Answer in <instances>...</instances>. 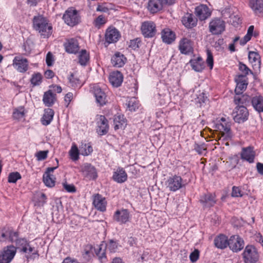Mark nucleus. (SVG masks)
Masks as SVG:
<instances>
[{
    "instance_id": "864d4df0",
    "label": "nucleus",
    "mask_w": 263,
    "mask_h": 263,
    "mask_svg": "<svg viewBox=\"0 0 263 263\" xmlns=\"http://www.w3.org/2000/svg\"><path fill=\"white\" fill-rule=\"evenodd\" d=\"M127 107L130 110L135 111L138 108V103L135 98H132L128 102Z\"/></svg>"
},
{
    "instance_id": "20e7f679",
    "label": "nucleus",
    "mask_w": 263,
    "mask_h": 263,
    "mask_svg": "<svg viewBox=\"0 0 263 263\" xmlns=\"http://www.w3.org/2000/svg\"><path fill=\"white\" fill-rule=\"evenodd\" d=\"M248 110L243 105H240L235 107L232 113L234 120L238 123L246 121L248 119Z\"/></svg>"
},
{
    "instance_id": "8fccbe9b",
    "label": "nucleus",
    "mask_w": 263,
    "mask_h": 263,
    "mask_svg": "<svg viewBox=\"0 0 263 263\" xmlns=\"http://www.w3.org/2000/svg\"><path fill=\"white\" fill-rule=\"evenodd\" d=\"M106 22V20L104 16L102 15H100L94 20L93 24L96 27L100 28L102 25L105 24Z\"/></svg>"
},
{
    "instance_id": "423d86ee",
    "label": "nucleus",
    "mask_w": 263,
    "mask_h": 263,
    "mask_svg": "<svg viewBox=\"0 0 263 263\" xmlns=\"http://www.w3.org/2000/svg\"><path fill=\"white\" fill-rule=\"evenodd\" d=\"M0 236L2 240L9 239L10 241L15 242L16 247L17 241L22 239L18 238L17 232L13 231L11 228L8 227L0 229Z\"/></svg>"
},
{
    "instance_id": "dca6fc26",
    "label": "nucleus",
    "mask_w": 263,
    "mask_h": 263,
    "mask_svg": "<svg viewBox=\"0 0 263 263\" xmlns=\"http://www.w3.org/2000/svg\"><path fill=\"white\" fill-rule=\"evenodd\" d=\"M129 213L127 209L117 210L114 215V219L120 224L125 223L129 221Z\"/></svg>"
},
{
    "instance_id": "0eeeda50",
    "label": "nucleus",
    "mask_w": 263,
    "mask_h": 263,
    "mask_svg": "<svg viewBox=\"0 0 263 263\" xmlns=\"http://www.w3.org/2000/svg\"><path fill=\"white\" fill-rule=\"evenodd\" d=\"M166 185L170 191L175 192L183 187L184 184L180 176L174 175L167 180Z\"/></svg>"
},
{
    "instance_id": "de8ad7c7",
    "label": "nucleus",
    "mask_w": 263,
    "mask_h": 263,
    "mask_svg": "<svg viewBox=\"0 0 263 263\" xmlns=\"http://www.w3.org/2000/svg\"><path fill=\"white\" fill-rule=\"evenodd\" d=\"M20 179H21V174L18 172H15L9 174L8 181L9 183H16Z\"/></svg>"
},
{
    "instance_id": "6ab92c4d",
    "label": "nucleus",
    "mask_w": 263,
    "mask_h": 263,
    "mask_svg": "<svg viewBox=\"0 0 263 263\" xmlns=\"http://www.w3.org/2000/svg\"><path fill=\"white\" fill-rule=\"evenodd\" d=\"M64 47L66 51L70 53H76L79 50L78 42L73 38L68 40L64 44Z\"/></svg>"
},
{
    "instance_id": "603ef678",
    "label": "nucleus",
    "mask_w": 263,
    "mask_h": 263,
    "mask_svg": "<svg viewBox=\"0 0 263 263\" xmlns=\"http://www.w3.org/2000/svg\"><path fill=\"white\" fill-rule=\"evenodd\" d=\"M228 21L234 27H237L241 23L240 17L238 15L234 14H232L230 16Z\"/></svg>"
},
{
    "instance_id": "37998d69",
    "label": "nucleus",
    "mask_w": 263,
    "mask_h": 263,
    "mask_svg": "<svg viewBox=\"0 0 263 263\" xmlns=\"http://www.w3.org/2000/svg\"><path fill=\"white\" fill-rule=\"evenodd\" d=\"M92 151V147L89 144H82L80 147V153L83 156L89 155Z\"/></svg>"
},
{
    "instance_id": "393cba45",
    "label": "nucleus",
    "mask_w": 263,
    "mask_h": 263,
    "mask_svg": "<svg viewBox=\"0 0 263 263\" xmlns=\"http://www.w3.org/2000/svg\"><path fill=\"white\" fill-rule=\"evenodd\" d=\"M251 97L247 95L236 93L234 98V101L237 106L240 105H247L251 101Z\"/></svg>"
},
{
    "instance_id": "6e6d98bb",
    "label": "nucleus",
    "mask_w": 263,
    "mask_h": 263,
    "mask_svg": "<svg viewBox=\"0 0 263 263\" xmlns=\"http://www.w3.org/2000/svg\"><path fill=\"white\" fill-rule=\"evenodd\" d=\"M206 63L210 67V69H212L213 67V57L212 52L209 50H207V59Z\"/></svg>"
},
{
    "instance_id": "3c124183",
    "label": "nucleus",
    "mask_w": 263,
    "mask_h": 263,
    "mask_svg": "<svg viewBox=\"0 0 263 263\" xmlns=\"http://www.w3.org/2000/svg\"><path fill=\"white\" fill-rule=\"evenodd\" d=\"M69 82L73 87H80V81L78 78L74 77V74L71 73L68 77Z\"/></svg>"
},
{
    "instance_id": "6e6552de",
    "label": "nucleus",
    "mask_w": 263,
    "mask_h": 263,
    "mask_svg": "<svg viewBox=\"0 0 263 263\" xmlns=\"http://www.w3.org/2000/svg\"><path fill=\"white\" fill-rule=\"evenodd\" d=\"M15 254L16 248L14 246H7L0 253V263H10Z\"/></svg>"
},
{
    "instance_id": "0e129e2a",
    "label": "nucleus",
    "mask_w": 263,
    "mask_h": 263,
    "mask_svg": "<svg viewBox=\"0 0 263 263\" xmlns=\"http://www.w3.org/2000/svg\"><path fill=\"white\" fill-rule=\"evenodd\" d=\"M195 149L198 154H202L206 149L203 145L196 144L195 146Z\"/></svg>"
},
{
    "instance_id": "a18cd8bd",
    "label": "nucleus",
    "mask_w": 263,
    "mask_h": 263,
    "mask_svg": "<svg viewBox=\"0 0 263 263\" xmlns=\"http://www.w3.org/2000/svg\"><path fill=\"white\" fill-rule=\"evenodd\" d=\"M69 153L72 160L76 161L78 160L79 150L76 145L74 144L72 146Z\"/></svg>"
},
{
    "instance_id": "f03ea898",
    "label": "nucleus",
    "mask_w": 263,
    "mask_h": 263,
    "mask_svg": "<svg viewBox=\"0 0 263 263\" xmlns=\"http://www.w3.org/2000/svg\"><path fill=\"white\" fill-rule=\"evenodd\" d=\"M16 249H18L20 252L27 254L28 257V255H37L39 256L38 251L35 249L34 247H32L29 242L25 239H21L17 242V246L15 247Z\"/></svg>"
},
{
    "instance_id": "79ce46f5",
    "label": "nucleus",
    "mask_w": 263,
    "mask_h": 263,
    "mask_svg": "<svg viewBox=\"0 0 263 263\" xmlns=\"http://www.w3.org/2000/svg\"><path fill=\"white\" fill-rule=\"evenodd\" d=\"M43 179L44 183L47 186L51 187L54 186L55 178L53 175L44 174Z\"/></svg>"
},
{
    "instance_id": "cd10ccee",
    "label": "nucleus",
    "mask_w": 263,
    "mask_h": 263,
    "mask_svg": "<svg viewBox=\"0 0 263 263\" xmlns=\"http://www.w3.org/2000/svg\"><path fill=\"white\" fill-rule=\"evenodd\" d=\"M251 104L254 109L258 112H263V97L261 96H256L251 98Z\"/></svg>"
},
{
    "instance_id": "4c0bfd02",
    "label": "nucleus",
    "mask_w": 263,
    "mask_h": 263,
    "mask_svg": "<svg viewBox=\"0 0 263 263\" xmlns=\"http://www.w3.org/2000/svg\"><path fill=\"white\" fill-rule=\"evenodd\" d=\"M182 22L186 27L191 28L196 25L197 20L192 14L187 13L183 17Z\"/></svg>"
},
{
    "instance_id": "bf43d9fd",
    "label": "nucleus",
    "mask_w": 263,
    "mask_h": 263,
    "mask_svg": "<svg viewBox=\"0 0 263 263\" xmlns=\"http://www.w3.org/2000/svg\"><path fill=\"white\" fill-rule=\"evenodd\" d=\"M199 252L198 250H195L193 252H192L190 255V258L192 262L196 261L199 258Z\"/></svg>"
},
{
    "instance_id": "680f3d73",
    "label": "nucleus",
    "mask_w": 263,
    "mask_h": 263,
    "mask_svg": "<svg viewBox=\"0 0 263 263\" xmlns=\"http://www.w3.org/2000/svg\"><path fill=\"white\" fill-rule=\"evenodd\" d=\"M63 186L68 192L74 193L76 191V187L73 184H68L64 183H63Z\"/></svg>"
},
{
    "instance_id": "f704fd0d",
    "label": "nucleus",
    "mask_w": 263,
    "mask_h": 263,
    "mask_svg": "<svg viewBox=\"0 0 263 263\" xmlns=\"http://www.w3.org/2000/svg\"><path fill=\"white\" fill-rule=\"evenodd\" d=\"M162 41L167 43H172L175 39V34L173 31L168 28L164 29L161 33Z\"/></svg>"
},
{
    "instance_id": "412c9836",
    "label": "nucleus",
    "mask_w": 263,
    "mask_h": 263,
    "mask_svg": "<svg viewBox=\"0 0 263 263\" xmlns=\"http://www.w3.org/2000/svg\"><path fill=\"white\" fill-rule=\"evenodd\" d=\"M255 158V152L253 151V147L249 146L246 148H243L241 153V158L245 160L249 163L254 162Z\"/></svg>"
},
{
    "instance_id": "338daca9",
    "label": "nucleus",
    "mask_w": 263,
    "mask_h": 263,
    "mask_svg": "<svg viewBox=\"0 0 263 263\" xmlns=\"http://www.w3.org/2000/svg\"><path fill=\"white\" fill-rule=\"evenodd\" d=\"M256 168L258 173L263 175V163L258 162L256 165Z\"/></svg>"
},
{
    "instance_id": "72a5a7b5",
    "label": "nucleus",
    "mask_w": 263,
    "mask_h": 263,
    "mask_svg": "<svg viewBox=\"0 0 263 263\" xmlns=\"http://www.w3.org/2000/svg\"><path fill=\"white\" fill-rule=\"evenodd\" d=\"M84 174L89 178L95 179L97 177L96 168L90 164L86 163L82 167Z\"/></svg>"
},
{
    "instance_id": "a878e982",
    "label": "nucleus",
    "mask_w": 263,
    "mask_h": 263,
    "mask_svg": "<svg viewBox=\"0 0 263 263\" xmlns=\"http://www.w3.org/2000/svg\"><path fill=\"white\" fill-rule=\"evenodd\" d=\"M179 48L181 53L188 54L192 51L191 41L186 38L182 39L179 43Z\"/></svg>"
},
{
    "instance_id": "ea45409f",
    "label": "nucleus",
    "mask_w": 263,
    "mask_h": 263,
    "mask_svg": "<svg viewBox=\"0 0 263 263\" xmlns=\"http://www.w3.org/2000/svg\"><path fill=\"white\" fill-rule=\"evenodd\" d=\"M190 63L193 69L196 71L201 72L204 68V62L200 57H198L195 60H191Z\"/></svg>"
},
{
    "instance_id": "aec40b11",
    "label": "nucleus",
    "mask_w": 263,
    "mask_h": 263,
    "mask_svg": "<svg viewBox=\"0 0 263 263\" xmlns=\"http://www.w3.org/2000/svg\"><path fill=\"white\" fill-rule=\"evenodd\" d=\"M122 74L118 71H114L110 74L109 80L111 84L116 87L120 86L123 82Z\"/></svg>"
},
{
    "instance_id": "9b49d317",
    "label": "nucleus",
    "mask_w": 263,
    "mask_h": 263,
    "mask_svg": "<svg viewBox=\"0 0 263 263\" xmlns=\"http://www.w3.org/2000/svg\"><path fill=\"white\" fill-rule=\"evenodd\" d=\"M63 18L69 26H73L79 22V17L76 10L68 9L63 15Z\"/></svg>"
},
{
    "instance_id": "a19ab883",
    "label": "nucleus",
    "mask_w": 263,
    "mask_h": 263,
    "mask_svg": "<svg viewBox=\"0 0 263 263\" xmlns=\"http://www.w3.org/2000/svg\"><path fill=\"white\" fill-rule=\"evenodd\" d=\"M114 123L115 124L114 128L115 130H117L125 127L126 120L123 115H115L114 118Z\"/></svg>"
},
{
    "instance_id": "c756f323",
    "label": "nucleus",
    "mask_w": 263,
    "mask_h": 263,
    "mask_svg": "<svg viewBox=\"0 0 263 263\" xmlns=\"http://www.w3.org/2000/svg\"><path fill=\"white\" fill-rule=\"evenodd\" d=\"M93 204L95 207L100 211L104 212L106 210V202L105 199L99 194L95 196Z\"/></svg>"
},
{
    "instance_id": "2eb2a0df",
    "label": "nucleus",
    "mask_w": 263,
    "mask_h": 263,
    "mask_svg": "<svg viewBox=\"0 0 263 263\" xmlns=\"http://www.w3.org/2000/svg\"><path fill=\"white\" fill-rule=\"evenodd\" d=\"M105 41L108 44L117 42L120 37L119 31L115 28H108L105 33Z\"/></svg>"
},
{
    "instance_id": "4d7b16f0",
    "label": "nucleus",
    "mask_w": 263,
    "mask_h": 263,
    "mask_svg": "<svg viewBox=\"0 0 263 263\" xmlns=\"http://www.w3.org/2000/svg\"><path fill=\"white\" fill-rule=\"evenodd\" d=\"M231 195L232 197H242L243 196V194L241 193V191L239 187L233 186L232 187Z\"/></svg>"
},
{
    "instance_id": "7ed1b4c3",
    "label": "nucleus",
    "mask_w": 263,
    "mask_h": 263,
    "mask_svg": "<svg viewBox=\"0 0 263 263\" xmlns=\"http://www.w3.org/2000/svg\"><path fill=\"white\" fill-rule=\"evenodd\" d=\"M242 255L245 263H255L258 259V252L253 246H246Z\"/></svg>"
},
{
    "instance_id": "f3484780",
    "label": "nucleus",
    "mask_w": 263,
    "mask_h": 263,
    "mask_svg": "<svg viewBox=\"0 0 263 263\" xmlns=\"http://www.w3.org/2000/svg\"><path fill=\"white\" fill-rule=\"evenodd\" d=\"M93 93L96 97V101L100 106H103L107 102L106 95L105 93L98 86L93 87Z\"/></svg>"
},
{
    "instance_id": "09e8293b",
    "label": "nucleus",
    "mask_w": 263,
    "mask_h": 263,
    "mask_svg": "<svg viewBox=\"0 0 263 263\" xmlns=\"http://www.w3.org/2000/svg\"><path fill=\"white\" fill-rule=\"evenodd\" d=\"M25 115V109L23 107H20L14 109L13 113V117L16 119L22 118Z\"/></svg>"
},
{
    "instance_id": "5701e85b",
    "label": "nucleus",
    "mask_w": 263,
    "mask_h": 263,
    "mask_svg": "<svg viewBox=\"0 0 263 263\" xmlns=\"http://www.w3.org/2000/svg\"><path fill=\"white\" fill-rule=\"evenodd\" d=\"M250 62L254 69H259L260 67V57L257 52L250 51L248 54Z\"/></svg>"
},
{
    "instance_id": "69168bd1",
    "label": "nucleus",
    "mask_w": 263,
    "mask_h": 263,
    "mask_svg": "<svg viewBox=\"0 0 263 263\" xmlns=\"http://www.w3.org/2000/svg\"><path fill=\"white\" fill-rule=\"evenodd\" d=\"M73 97V94L71 92H68L65 96V101L67 103V106L68 105L71 101Z\"/></svg>"
},
{
    "instance_id": "e433bc0d",
    "label": "nucleus",
    "mask_w": 263,
    "mask_h": 263,
    "mask_svg": "<svg viewBox=\"0 0 263 263\" xmlns=\"http://www.w3.org/2000/svg\"><path fill=\"white\" fill-rule=\"evenodd\" d=\"M200 201L204 206L210 207L214 205L216 201L211 194H204L201 196Z\"/></svg>"
},
{
    "instance_id": "9d476101",
    "label": "nucleus",
    "mask_w": 263,
    "mask_h": 263,
    "mask_svg": "<svg viewBox=\"0 0 263 263\" xmlns=\"http://www.w3.org/2000/svg\"><path fill=\"white\" fill-rule=\"evenodd\" d=\"M228 246L234 252L241 250L244 247V241L238 235L231 236L229 239Z\"/></svg>"
},
{
    "instance_id": "f257e3e1",
    "label": "nucleus",
    "mask_w": 263,
    "mask_h": 263,
    "mask_svg": "<svg viewBox=\"0 0 263 263\" xmlns=\"http://www.w3.org/2000/svg\"><path fill=\"white\" fill-rule=\"evenodd\" d=\"M33 27L44 37L51 34L52 27L49 25L46 19L41 15L34 16L33 20Z\"/></svg>"
},
{
    "instance_id": "5fc2aeb1",
    "label": "nucleus",
    "mask_w": 263,
    "mask_h": 263,
    "mask_svg": "<svg viewBox=\"0 0 263 263\" xmlns=\"http://www.w3.org/2000/svg\"><path fill=\"white\" fill-rule=\"evenodd\" d=\"M48 153V151H41L35 154V156L38 161H42L47 158Z\"/></svg>"
},
{
    "instance_id": "a211bd4d",
    "label": "nucleus",
    "mask_w": 263,
    "mask_h": 263,
    "mask_svg": "<svg viewBox=\"0 0 263 263\" xmlns=\"http://www.w3.org/2000/svg\"><path fill=\"white\" fill-rule=\"evenodd\" d=\"M195 14L201 21L205 20L211 15L209 8L204 5L197 6L195 8Z\"/></svg>"
},
{
    "instance_id": "c03bdc74",
    "label": "nucleus",
    "mask_w": 263,
    "mask_h": 263,
    "mask_svg": "<svg viewBox=\"0 0 263 263\" xmlns=\"http://www.w3.org/2000/svg\"><path fill=\"white\" fill-rule=\"evenodd\" d=\"M89 54L87 52L86 50H82L79 54V63L81 65L85 66L89 61Z\"/></svg>"
},
{
    "instance_id": "c9c22d12",
    "label": "nucleus",
    "mask_w": 263,
    "mask_h": 263,
    "mask_svg": "<svg viewBox=\"0 0 263 263\" xmlns=\"http://www.w3.org/2000/svg\"><path fill=\"white\" fill-rule=\"evenodd\" d=\"M229 240L224 235H220L214 239L215 246L221 249H223L228 246Z\"/></svg>"
},
{
    "instance_id": "473e14b6",
    "label": "nucleus",
    "mask_w": 263,
    "mask_h": 263,
    "mask_svg": "<svg viewBox=\"0 0 263 263\" xmlns=\"http://www.w3.org/2000/svg\"><path fill=\"white\" fill-rule=\"evenodd\" d=\"M112 178L116 182L121 183L126 181L127 175L123 168H118L117 171L114 172Z\"/></svg>"
},
{
    "instance_id": "f8f14e48",
    "label": "nucleus",
    "mask_w": 263,
    "mask_h": 263,
    "mask_svg": "<svg viewBox=\"0 0 263 263\" xmlns=\"http://www.w3.org/2000/svg\"><path fill=\"white\" fill-rule=\"evenodd\" d=\"M224 29V22L220 19L213 20L209 24V30L213 34H220Z\"/></svg>"
},
{
    "instance_id": "49530a36",
    "label": "nucleus",
    "mask_w": 263,
    "mask_h": 263,
    "mask_svg": "<svg viewBox=\"0 0 263 263\" xmlns=\"http://www.w3.org/2000/svg\"><path fill=\"white\" fill-rule=\"evenodd\" d=\"M42 80V76L41 74L37 73L32 75L30 82L33 86H36L39 85L41 83Z\"/></svg>"
},
{
    "instance_id": "13d9d810",
    "label": "nucleus",
    "mask_w": 263,
    "mask_h": 263,
    "mask_svg": "<svg viewBox=\"0 0 263 263\" xmlns=\"http://www.w3.org/2000/svg\"><path fill=\"white\" fill-rule=\"evenodd\" d=\"M239 69L243 73V75L245 76V78L249 74V72H251L250 69L245 64L242 63H239Z\"/></svg>"
},
{
    "instance_id": "c85d7f7f",
    "label": "nucleus",
    "mask_w": 263,
    "mask_h": 263,
    "mask_svg": "<svg viewBox=\"0 0 263 263\" xmlns=\"http://www.w3.org/2000/svg\"><path fill=\"white\" fill-rule=\"evenodd\" d=\"M249 6L255 14L263 13V0H249Z\"/></svg>"
},
{
    "instance_id": "7c9ffc66",
    "label": "nucleus",
    "mask_w": 263,
    "mask_h": 263,
    "mask_svg": "<svg viewBox=\"0 0 263 263\" xmlns=\"http://www.w3.org/2000/svg\"><path fill=\"white\" fill-rule=\"evenodd\" d=\"M126 58L123 54L116 52L111 58V63L114 67H122L125 63Z\"/></svg>"
},
{
    "instance_id": "1a4fd4ad",
    "label": "nucleus",
    "mask_w": 263,
    "mask_h": 263,
    "mask_svg": "<svg viewBox=\"0 0 263 263\" xmlns=\"http://www.w3.org/2000/svg\"><path fill=\"white\" fill-rule=\"evenodd\" d=\"M97 132L100 135L106 134L109 130L107 119L104 116L98 115L96 116Z\"/></svg>"
},
{
    "instance_id": "052dcab7",
    "label": "nucleus",
    "mask_w": 263,
    "mask_h": 263,
    "mask_svg": "<svg viewBox=\"0 0 263 263\" xmlns=\"http://www.w3.org/2000/svg\"><path fill=\"white\" fill-rule=\"evenodd\" d=\"M54 61L53 57L50 52H48L46 55V62L48 66H51L53 65Z\"/></svg>"
},
{
    "instance_id": "bb28decb",
    "label": "nucleus",
    "mask_w": 263,
    "mask_h": 263,
    "mask_svg": "<svg viewBox=\"0 0 263 263\" xmlns=\"http://www.w3.org/2000/svg\"><path fill=\"white\" fill-rule=\"evenodd\" d=\"M56 101V94L53 93L51 90H49L44 92L43 101L47 107H50L53 105Z\"/></svg>"
},
{
    "instance_id": "b1692460",
    "label": "nucleus",
    "mask_w": 263,
    "mask_h": 263,
    "mask_svg": "<svg viewBox=\"0 0 263 263\" xmlns=\"http://www.w3.org/2000/svg\"><path fill=\"white\" fill-rule=\"evenodd\" d=\"M215 128L219 130L222 136H224L226 138H229L231 135L230 126L227 123L217 122L215 125Z\"/></svg>"
},
{
    "instance_id": "774afa93",
    "label": "nucleus",
    "mask_w": 263,
    "mask_h": 263,
    "mask_svg": "<svg viewBox=\"0 0 263 263\" xmlns=\"http://www.w3.org/2000/svg\"><path fill=\"white\" fill-rule=\"evenodd\" d=\"M62 263H79L76 259H71L69 257H67L64 259Z\"/></svg>"
},
{
    "instance_id": "2f4dec72",
    "label": "nucleus",
    "mask_w": 263,
    "mask_h": 263,
    "mask_svg": "<svg viewBox=\"0 0 263 263\" xmlns=\"http://www.w3.org/2000/svg\"><path fill=\"white\" fill-rule=\"evenodd\" d=\"M163 6V2L161 0H150L147 8L151 13H155L161 10Z\"/></svg>"
},
{
    "instance_id": "ddd939ff",
    "label": "nucleus",
    "mask_w": 263,
    "mask_h": 263,
    "mask_svg": "<svg viewBox=\"0 0 263 263\" xmlns=\"http://www.w3.org/2000/svg\"><path fill=\"white\" fill-rule=\"evenodd\" d=\"M141 29L143 35L145 37H152L156 33V25L152 21L143 22L141 25Z\"/></svg>"
},
{
    "instance_id": "4be33fe9",
    "label": "nucleus",
    "mask_w": 263,
    "mask_h": 263,
    "mask_svg": "<svg viewBox=\"0 0 263 263\" xmlns=\"http://www.w3.org/2000/svg\"><path fill=\"white\" fill-rule=\"evenodd\" d=\"M235 81L237 85L235 92L236 93H241L242 91L245 90L248 85L246 78H245V76L240 74L236 78Z\"/></svg>"
},
{
    "instance_id": "e2e57ef3",
    "label": "nucleus",
    "mask_w": 263,
    "mask_h": 263,
    "mask_svg": "<svg viewBox=\"0 0 263 263\" xmlns=\"http://www.w3.org/2000/svg\"><path fill=\"white\" fill-rule=\"evenodd\" d=\"M140 41L138 40V39L131 40L129 43V47L135 49L139 47V43Z\"/></svg>"
},
{
    "instance_id": "39448f33",
    "label": "nucleus",
    "mask_w": 263,
    "mask_h": 263,
    "mask_svg": "<svg viewBox=\"0 0 263 263\" xmlns=\"http://www.w3.org/2000/svg\"><path fill=\"white\" fill-rule=\"evenodd\" d=\"M117 244L116 242L113 240H110L107 245L102 244L99 247L98 250L96 251L97 255L99 259L102 262L104 258H105V251H109L110 252H115L117 249Z\"/></svg>"
},
{
    "instance_id": "4468645a",
    "label": "nucleus",
    "mask_w": 263,
    "mask_h": 263,
    "mask_svg": "<svg viewBox=\"0 0 263 263\" xmlns=\"http://www.w3.org/2000/svg\"><path fill=\"white\" fill-rule=\"evenodd\" d=\"M13 67L20 72H25L28 69V61L20 56L15 57L13 60Z\"/></svg>"
},
{
    "instance_id": "58836bf2",
    "label": "nucleus",
    "mask_w": 263,
    "mask_h": 263,
    "mask_svg": "<svg viewBox=\"0 0 263 263\" xmlns=\"http://www.w3.org/2000/svg\"><path fill=\"white\" fill-rule=\"evenodd\" d=\"M53 116L54 111L53 109L49 108L45 109L42 118V123L44 125L49 124L53 119Z\"/></svg>"
}]
</instances>
